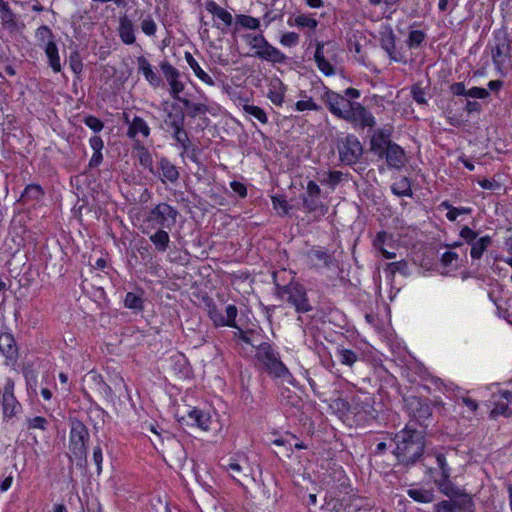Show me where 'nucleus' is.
<instances>
[{"label": "nucleus", "instance_id": "6", "mask_svg": "<svg viewBox=\"0 0 512 512\" xmlns=\"http://www.w3.org/2000/svg\"><path fill=\"white\" fill-rule=\"evenodd\" d=\"M249 44L255 49V56L273 63H285L287 57L276 47L272 46L263 35L249 36Z\"/></svg>", "mask_w": 512, "mask_h": 512}, {"label": "nucleus", "instance_id": "9", "mask_svg": "<svg viewBox=\"0 0 512 512\" xmlns=\"http://www.w3.org/2000/svg\"><path fill=\"white\" fill-rule=\"evenodd\" d=\"M340 161L345 165L356 164L363 155V146L355 135H347L338 144Z\"/></svg>", "mask_w": 512, "mask_h": 512}, {"label": "nucleus", "instance_id": "11", "mask_svg": "<svg viewBox=\"0 0 512 512\" xmlns=\"http://www.w3.org/2000/svg\"><path fill=\"white\" fill-rule=\"evenodd\" d=\"M352 106L344 120L352 124L354 128L363 130L366 127L371 128L376 124L372 113L361 103L354 102Z\"/></svg>", "mask_w": 512, "mask_h": 512}, {"label": "nucleus", "instance_id": "7", "mask_svg": "<svg viewBox=\"0 0 512 512\" xmlns=\"http://www.w3.org/2000/svg\"><path fill=\"white\" fill-rule=\"evenodd\" d=\"M179 212L168 203L157 204L147 215L146 220L154 226L171 229L177 221Z\"/></svg>", "mask_w": 512, "mask_h": 512}, {"label": "nucleus", "instance_id": "63", "mask_svg": "<svg viewBox=\"0 0 512 512\" xmlns=\"http://www.w3.org/2000/svg\"><path fill=\"white\" fill-rule=\"evenodd\" d=\"M170 94L175 99L181 102L182 97H180V93L184 90V84L178 79L170 81Z\"/></svg>", "mask_w": 512, "mask_h": 512}, {"label": "nucleus", "instance_id": "58", "mask_svg": "<svg viewBox=\"0 0 512 512\" xmlns=\"http://www.w3.org/2000/svg\"><path fill=\"white\" fill-rule=\"evenodd\" d=\"M83 122L94 132H100L104 127V123L93 115L86 116Z\"/></svg>", "mask_w": 512, "mask_h": 512}, {"label": "nucleus", "instance_id": "34", "mask_svg": "<svg viewBox=\"0 0 512 512\" xmlns=\"http://www.w3.org/2000/svg\"><path fill=\"white\" fill-rule=\"evenodd\" d=\"M149 239L159 252H165L169 247V234L162 228H159L154 234L150 235Z\"/></svg>", "mask_w": 512, "mask_h": 512}, {"label": "nucleus", "instance_id": "4", "mask_svg": "<svg viewBox=\"0 0 512 512\" xmlns=\"http://www.w3.org/2000/svg\"><path fill=\"white\" fill-rule=\"evenodd\" d=\"M273 278L276 287V295L280 299L292 305L298 313H307L312 310L306 288L302 284L291 280L288 284L280 285L277 282L275 273Z\"/></svg>", "mask_w": 512, "mask_h": 512}, {"label": "nucleus", "instance_id": "2", "mask_svg": "<svg viewBox=\"0 0 512 512\" xmlns=\"http://www.w3.org/2000/svg\"><path fill=\"white\" fill-rule=\"evenodd\" d=\"M256 359L264 366L267 373L281 384H293L294 378L288 368L280 360L278 352L268 342H261L256 348Z\"/></svg>", "mask_w": 512, "mask_h": 512}, {"label": "nucleus", "instance_id": "8", "mask_svg": "<svg viewBox=\"0 0 512 512\" xmlns=\"http://www.w3.org/2000/svg\"><path fill=\"white\" fill-rule=\"evenodd\" d=\"M321 100L324 102L331 114L343 120L349 110H351V107H353L352 105L354 103V101L332 91L328 87H324V93L321 95Z\"/></svg>", "mask_w": 512, "mask_h": 512}, {"label": "nucleus", "instance_id": "42", "mask_svg": "<svg viewBox=\"0 0 512 512\" xmlns=\"http://www.w3.org/2000/svg\"><path fill=\"white\" fill-rule=\"evenodd\" d=\"M236 329H237V331L234 333L235 339H239V340L243 341L244 343L257 348V345L259 343H257V341L255 339L256 333L254 330L249 329V330L244 331L240 327H238Z\"/></svg>", "mask_w": 512, "mask_h": 512}, {"label": "nucleus", "instance_id": "12", "mask_svg": "<svg viewBox=\"0 0 512 512\" xmlns=\"http://www.w3.org/2000/svg\"><path fill=\"white\" fill-rule=\"evenodd\" d=\"M406 406L412 417L421 425L432 415L430 400L427 398L411 396L406 399Z\"/></svg>", "mask_w": 512, "mask_h": 512}, {"label": "nucleus", "instance_id": "3", "mask_svg": "<svg viewBox=\"0 0 512 512\" xmlns=\"http://www.w3.org/2000/svg\"><path fill=\"white\" fill-rule=\"evenodd\" d=\"M492 62L498 72L504 74L512 67V40L505 29L494 31L493 38L488 44Z\"/></svg>", "mask_w": 512, "mask_h": 512}, {"label": "nucleus", "instance_id": "24", "mask_svg": "<svg viewBox=\"0 0 512 512\" xmlns=\"http://www.w3.org/2000/svg\"><path fill=\"white\" fill-rule=\"evenodd\" d=\"M393 241L392 234L386 231H380L376 234L373 240V246L375 249L381 252L386 259H393L396 257V253L385 249V246H391Z\"/></svg>", "mask_w": 512, "mask_h": 512}, {"label": "nucleus", "instance_id": "1", "mask_svg": "<svg viewBox=\"0 0 512 512\" xmlns=\"http://www.w3.org/2000/svg\"><path fill=\"white\" fill-rule=\"evenodd\" d=\"M391 440L396 445L393 454L399 464L409 467L416 464L423 456L425 448L423 432L406 426L397 432Z\"/></svg>", "mask_w": 512, "mask_h": 512}, {"label": "nucleus", "instance_id": "45", "mask_svg": "<svg viewBox=\"0 0 512 512\" xmlns=\"http://www.w3.org/2000/svg\"><path fill=\"white\" fill-rule=\"evenodd\" d=\"M426 34L421 30H412L409 32L408 39L406 41L407 46L410 49L418 48L425 40Z\"/></svg>", "mask_w": 512, "mask_h": 512}, {"label": "nucleus", "instance_id": "51", "mask_svg": "<svg viewBox=\"0 0 512 512\" xmlns=\"http://www.w3.org/2000/svg\"><path fill=\"white\" fill-rule=\"evenodd\" d=\"M160 68L169 83L180 76L179 71L167 61L162 62Z\"/></svg>", "mask_w": 512, "mask_h": 512}, {"label": "nucleus", "instance_id": "53", "mask_svg": "<svg viewBox=\"0 0 512 512\" xmlns=\"http://www.w3.org/2000/svg\"><path fill=\"white\" fill-rule=\"evenodd\" d=\"M237 22L244 28L248 29H258L260 26V21L257 18L248 15H238Z\"/></svg>", "mask_w": 512, "mask_h": 512}, {"label": "nucleus", "instance_id": "36", "mask_svg": "<svg viewBox=\"0 0 512 512\" xmlns=\"http://www.w3.org/2000/svg\"><path fill=\"white\" fill-rule=\"evenodd\" d=\"M391 191L394 195L400 197H411L413 195V191L411 189V182L407 177L404 176L392 184Z\"/></svg>", "mask_w": 512, "mask_h": 512}, {"label": "nucleus", "instance_id": "13", "mask_svg": "<svg viewBox=\"0 0 512 512\" xmlns=\"http://www.w3.org/2000/svg\"><path fill=\"white\" fill-rule=\"evenodd\" d=\"M475 503L473 499H447L434 504V512H473Z\"/></svg>", "mask_w": 512, "mask_h": 512}, {"label": "nucleus", "instance_id": "37", "mask_svg": "<svg viewBox=\"0 0 512 512\" xmlns=\"http://www.w3.org/2000/svg\"><path fill=\"white\" fill-rule=\"evenodd\" d=\"M181 103L188 109V116L196 118L209 112V107L204 103H193L188 99H181Z\"/></svg>", "mask_w": 512, "mask_h": 512}, {"label": "nucleus", "instance_id": "5", "mask_svg": "<svg viewBox=\"0 0 512 512\" xmlns=\"http://www.w3.org/2000/svg\"><path fill=\"white\" fill-rule=\"evenodd\" d=\"M88 440L89 432L85 424L78 419H72L70 421L69 449L80 468L87 465L86 443Z\"/></svg>", "mask_w": 512, "mask_h": 512}, {"label": "nucleus", "instance_id": "31", "mask_svg": "<svg viewBox=\"0 0 512 512\" xmlns=\"http://www.w3.org/2000/svg\"><path fill=\"white\" fill-rule=\"evenodd\" d=\"M171 107L176 112H167L166 118L164 120L165 124L171 129H176L177 127L184 126L185 113L177 104H172Z\"/></svg>", "mask_w": 512, "mask_h": 512}, {"label": "nucleus", "instance_id": "50", "mask_svg": "<svg viewBox=\"0 0 512 512\" xmlns=\"http://www.w3.org/2000/svg\"><path fill=\"white\" fill-rule=\"evenodd\" d=\"M281 402L286 405L298 407L301 403V398L290 390H285L281 393Z\"/></svg>", "mask_w": 512, "mask_h": 512}, {"label": "nucleus", "instance_id": "54", "mask_svg": "<svg viewBox=\"0 0 512 512\" xmlns=\"http://www.w3.org/2000/svg\"><path fill=\"white\" fill-rule=\"evenodd\" d=\"M272 204L275 210H281L282 215H287L291 209L290 205L283 196H272Z\"/></svg>", "mask_w": 512, "mask_h": 512}, {"label": "nucleus", "instance_id": "25", "mask_svg": "<svg viewBox=\"0 0 512 512\" xmlns=\"http://www.w3.org/2000/svg\"><path fill=\"white\" fill-rule=\"evenodd\" d=\"M124 119L127 124H129V128L127 131V135L130 138H135L137 134H142L144 137H148L150 134V128L145 120L139 116H135L132 121L129 120L127 114H124Z\"/></svg>", "mask_w": 512, "mask_h": 512}, {"label": "nucleus", "instance_id": "43", "mask_svg": "<svg viewBox=\"0 0 512 512\" xmlns=\"http://www.w3.org/2000/svg\"><path fill=\"white\" fill-rule=\"evenodd\" d=\"M337 354L340 363L343 365L352 366L358 360V355L350 349L338 348Z\"/></svg>", "mask_w": 512, "mask_h": 512}, {"label": "nucleus", "instance_id": "20", "mask_svg": "<svg viewBox=\"0 0 512 512\" xmlns=\"http://www.w3.org/2000/svg\"><path fill=\"white\" fill-rule=\"evenodd\" d=\"M383 157L389 167L396 169L403 167L406 161L404 150L394 142L383 152Z\"/></svg>", "mask_w": 512, "mask_h": 512}, {"label": "nucleus", "instance_id": "16", "mask_svg": "<svg viewBox=\"0 0 512 512\" xmlns=\"http://www.w3.org/2000/svg\"><path fill=\"white\" fill-rule=\"evenodd\" d=\"M435 484L439 491L447 496L448 499H473L472 496L468 494L464 489H461L453 484L450 480V477H441L440 479L435 480Z\"/></svg>", "mask_w": 512, "mask_h": 512}, {"label": "nucleus", "instance_id": "21", "mask_svg": "<svg viewBox=\"0 0 512 512\" xmlns=\"http://www.w3.org/2000/svg\"><path fill=\"white\" fill-rule=\"evenodd\" d=\"M158 169L160 170V180L162 183L166 181L174 184L178 181L180 173L178 168L167 158L162 157L158 162Z\"/></svg>", "mask_w": 512, "mask_h": 512}, {"label": "nucleus", "instance_id": "17", "mask_svg": "<svg viewBox=\"0 0 512 512\" xmlns=\"http://www.w3.org/2000/svg\"><path fill=\"white\" fill-rule=\"evenodd\" d=\"M3 415L5 419L12 418L20 410L21 405L13 394V384L7 383L1 397Z\"/></svg>", "mask_w": 512, "mask_h": 512}, {"label": "nucleus", "instance_id": "41", "mask_svg": "<svg viewBox=\"0 0 512 512\" xmlns=\"http://www.w3.org/2000/svg\"><path fill=\"white\" fill-rule=\"evenodd\" d=\"M172 131L173 139L183 148V153L181 154V156L183 157L184 153H186L190 149L191 141L188 137V133L184 129V126L172 129Z\"/></svg>", "mask_w": 512, "mask_h": 512}, {"label": "nucleus", "instance_id": "44", "mask_svg": "<svg viewBox=\"0 0 512 512\" xmlns=\"http://www.w3.org/2000/svg\"><path fill=\"white\" fill-rule=\"evenodd\" d=\"M37 40L39 41V46L43 47L47 42L54 41V34L52 30L46 26H40L35 33Z\"/></svg>", "mask_w": 512, "mask_h": 512}, {"label": "nucleus", "instance_id": "15", "mask_svg": "<svg viewBox=\"0 0 512 512\" xmlns=\"http://www.w3.org/2000/svg\"><path fill=\"white\" fill-rule=\"evenodd\" d=\"M379 34L381 48L387 52L391 60L400 62L402 56L396 50V36L391 26H385Z\"/></svg>", "mask_w": 512, "mask_h": 512}, {"label": "nucleus", "instance_id": "33", "mask_svg": "<svg viewBox=\"0 0 512 512\" xmlns=\"http://www.w3.org/2000/svg\"><path fill=\"white\" fill-rule=\"evenodd\" d=\"M185 59L188 65L191 67L195 75L204 83L213 86L215 84L211 76H209L198 64L193 55L190 52H185Z\"/></svg>", "mask_w": 512, "mask_h": 512}, {"label": "nucleus", "instance_id": "35", "mask_svg": "<svg viewBox=\"0 0 512 512\" xmlns=\"http://www.w3.org/2000/svg\"><path fill=\"white\" fill-rule=\"evenodd\" d=\"M43 188L38 184H29L21 194L20 200L24 203L28 201H39L44 196Z\"/></svg>", "mask_w": 512, "mask_h": 512}, {"label": "nucleus", "instance_id": "46", "mask_svg": "<svg viewBox=\"0 0 512 512\" xmlns=\"http://www.w3.org/2000/svg\"><path fill=\"white\" fill-rule=\"evenodd\" d=\"M308 257L311 260L315 259L318 262H321L323 264V266H325V267H329L331 265L332 259H333L330 254H328L326 251L320 250V249L311 250L308 253Z\"/></svg>", "mask_w": 512, "mask_h": 512}, {"label": "nucleus", "instance_id": "49", "mask_svg": "<svg viewBox=\"0 0 512 512\" xmlns=\"http://www.w3.org/2000/svg\"><path fill=\"white\" fill-rule=\"evenodd\" d=\"M386 271H389L392 275L400 273L402 275L408 274V263L405 260L391 262L386 265Z\"/></svg>", "mask_w": 512, "mask_h": 512}, {"label": "nucleus", "instance_id": "32", "mask_svg": "<svg viewBox=\"0 0 512 512\" xmlns=\"http://www.w3.org/2000/svg\"><path fill=\"white\" fill-rule=\"evenodd\" d=\"M206 10L217 16L226 26H231L233 22V17L230 12L219 6L215 1H208L205 5Z\"/></svg>", "mask_w": 512, "mask_h": 512}, {"label": "nucleus", "instance_id": "27", "mask_svg": "<svg viewBox=\"0 0 512 512\" xmlns=\"http://www.w3.org/2000/svg\"><path fill=\"white\" fill-rule=\"evenodd\" d=\"M138 70L142 72L145 79L154 87H158L162 80L157 73H155L148 62V60L144 56H139L137 58Z\"/></svg>", "mask_w": 512, "mask_h": 512}, {"label": "nucleus", "instance_id": "62", "mask_svg": "<svg viewBox=\"0 0 512 512\" xmlns=\"http://www.w3.org/2000/svg\"><path fill=\"white\" fill-rule=\"evenodd\" d=\"M141 30L147 36H154L157 30V25L151 17H148L141 22Z\"/></svg>", "mask_w": 512, "mask_h": 512}, {"label": "nucleus", "instance_id": "64", "mask_svg": "<svg viewBox=\"0 0 512 512\" xmlns=\"http://www.w3.org/2000/svg\"><path fill=\"white\" fill-rule=\"evenodd\" d=\"M299 42V35L295 32H287L282 35L280 39V43L287 47H292L297 45Z\"/></svg>", "mask_w": 512, "mask_h": 512}, {"label": "nucleus", "instance_id": "47", "mask_svg": "<svg viewBox=\"0 0 512 512\" xmlns=\"http://www.w3.org/2000/svg\"><path fill=\"white\" fill-rule=\"evenodd\" d=\"M243 110L247 114L255 117L257 120H259L263 124H266L268 122V117L266 115V112L258 106L245 104L243 106Z\"/></svg>", "mask_w": 512, "mask_h": 512}, {"label": "nucleus", "instance_id": "57", "mask_svg": "<svg viewBox=\"0 0 512 512\" xmlns=\"http://www.w3.org/2000/svg\"><path fill=\"white\" fill-rule=\"evenodd\" d=\"M295 108L297 111H305V110H313L319 111L321 110V106L314 102L312 98L307 100H299L295 104Z\"/></svg>", "mask_w": 512, "mask_h": 512}, {"label": "nucleus", "instance_id": "40", "mask_svg": "<svg viewBox=\"0 0 512 512\" xmlns=\"http://www.w3.org/2000/svg\"><path fill=\"white\" fill-rule=\"evenodd\" d=\"M142 294V291L140 292V294L128 292L124 299V306L128 309H132L137 312L142 311L144 303Z\"/></svg>", "mask_w": 512, "mask_h": 512}, {"label": "nucleus", "instance_id": "39", "mask_svg": "<svg viewBox=\"0 0 512 512\" xmlns=\"http://www.w3.org/2000/svg\"><path fill=\"white\" fill-rule=\"evenodd\" d=\"M407 495L416 502L430 503L434 500V493L423 488L409 489Z\"/></svg>", "mask_w": 512, "mask_h": 512}, {"label": "nucleus", "instance_id": "23", "mask_svg": "<svg viewBox=\"0 0 512 512\" xmlns=\"http://www.w3.org/2000/svg\"><path fill=\"white\" fill-rule=\"evenodd\" d=\"M501 400H498L494 404V408L490 412V417L496 418L498 416L510 417L512 410L509 408V404L512 398V392L509 390H503L500 392Z\"/></svg>", "mask_w": 512, "mask_h": 512}, {"label": "nucleus", "instance_id": "19", "mask_svg": "<svg viewBox=\"0 0 512 512\" xmlns=\"http://www.w3.org/2000/svg\"><path fill=\"white\" fill-rule=\"evenodd\" d=\"M352 403L354 405V410L356 413L363 412L369 417H375V409L373 408V397L367 392H359L352 398Z\"/></svg>", "mask_w": 512, "mask_h": 512}, {"label": "nucleus", "instance_id": "10", "mask_svg": "<svg viewBox=\"0 0 512 512\" xmlns=\"http://www.w3.org/2000/svg\"><path fill=\"white\" fill-rule=\"evenodd\" d=\"M207 307L208 316L215 327L228 326L232 328H238V325L236 323L238 309L235 305L230 304L226 307V316L223 315L221 310L218 309V307L212 300H210V302L207 304Z\"/></svg>", "mask_w": 512, "mask_h": 512}, {"label": "nucleus", "instance_id": "48", "mask_svg": "<svg viewBox=\"0 0 512 512\" xmlns=\"http://www.w3.org/2000/svg\"><path fill=\"white\" fill-rule=\"evenodd\" d=\"M138 160L142 167L149 169L150 172H153V159L145 147H141L138 150Z\"/></svg>", "mask_w": 512, "mask_h": 512}, {"label": "nucleus", "instance_id": "59", "mask_svg": "<svg viewBox=\"0 0 512 512\" xmlns=\"http://www.w3.org/2000/svg\"><path fill=\"white\" fill-rule=\"evenodd\" d=\"M343 178V173L341 171H330L327 173V178L322 182L329 185L331 188H335Z\"/></svg>", "mask_w": 512, "mask_h": 512}, {"label": "nucleus", "instance_id": "18", "mask_svg": "<svg viewBox=\"0 0 512 512\" xmlns=\"http://www.w3.org/2000/svg\"><path fill=\"white\" fill-rule=\"evenodd\" d=\"M390 132L379 129L371 137L370 148L378 157L383 158V152L393 143L390 139Z\"/></svg>", "mask_w": 512, "mask_h": 512}, {"label": "nucleus", "instance_id": "55", "mask_svg": "<svg viewBox=\"0 0 512 512\" xmlns=\"http://www.w3.org/2000/svg\"><path fill=\"white\" fill-rule=\"evenodd\" d=\"M295 25L298 27L315 29L318 25V21L314 18L306 16L304 14L298 15L294 20Z\"/></svg>", "mask_w": 512, "mask_h": 512}, {"label": "nucleus", "instance_id": "26", "mask_svg": "<svg viewBox=\"0 0 512 512\" xmlns=\"http://www.w3.org/2000/svg\"><path fill=\"white\" fill-rule=\"evenodd\" d=\"M118 32L123 43L127 45L135 43L134 25L126 15L120 17Z\"/></svg>", "mask_w": 512, "mask_h": 512}, {"label": "nucleus", "instance_id": "28", "mask_svg": "<svg viewBox=\"0 0 512 512\" xmlns=\"http://www.w3.org/2000/svg\"><path fill=\"white\" fill-rule=\"evenodd\" d=\"M42 48L45 51L46 57L48 59V63L50 65V67L52 68V70L55 73L60 72L62 69V66H61V62H60L58 48H57L55 41L47 42Z\"/></svg>", "mask_w": 512, "mask_h": 512}, {"label": "nucleus", "instance_id": "29", "mask_svg": "<svg viewBox=\"0 0 512 512\" xmlns=\"http://www.w3.org/2000/svg\"><path fill=\"white\" fill-rule=\"evenodd\" d=\"M303 208L308 213H316L318 216H324L328 212V207L325 206L319 197L303 196Z\"/></svg>", "mask_w": 512, "mask_h": 512}, {"label": "nucleus", "instance_id": "60", "mask_svg": "<svg viewBox=\"0 0 512 512\" xmlns=\"http://www.w3.org/2000/svg\"><path fill=\"white\" fill-rule=\"evenodd\" d=\"M70 68L75 74H80L83 70V63L78 52H72L69 57Z\"/></svg>", "mask_w": 512, "mask_h": 512}, {"label": "nucleus", "instance_id": "61", "mask_svg": "<svg viewBox=\"0 0 512 512\" xmlns=\"http://www.w3.org/2000/svg\"><path fill=\"white\" fill-rule=\"evenodd\" d=\"M459 235L468 245H471L478 239V233L468 226L462 227Z\"/></svg>", "mask_w": 512, "mask_h": 512}, {"label": "nucleus", "instance_id": "56", "mask_svg": "<svg viewBox=\"0 0 512 512\" xmlns=\"http://www.w3.org/2000/svg\"><path fill=\"white\" fill-rule=\"evenodd\" d=\"M230 476L239 482V476L242 472V466L235 460L230 459L227 464L223 465Z\"/></svg>", "mask_w": 512, "mask_h": 512}, {"label": "nucleus", "instance_id": "38", "mask_svg": "<svg viewBox=\"0 0 512 512\" xmlns=\"http://www.w3.org/2000/svg\"><path fill=\"white\" fill-rule=\"evenodd\" d=\"M440 207L448 210L446 213V218L449 221H455L459 215H468L472 213V208L470 207H454L448 201H444L440 204Z\"/></svg>", "mask_w": 512, "mask_h": 512}, {"label": "nucleus", "instance_id": "22", "mask_svg": "<svg viewBox=\"0 0 512 512\" xmlns=\"http://www.w3.org/2000/svg\"><path fill=\"white\" fill-rule=\"evenodd\" d=\"M0 352L9 361H16L18 348L14 336L11 333H0Z\"/></svg>", "mask_w": 512, "mask_h": 512}, {"label": "nucleus", "instance_id": "52", "mask_svg": "<svg viewBox=\"0 0 512 512\" xmlns=\"http://www.w3.org/2000/svg\"><path fill=\"white\" fill-rule=\"evenodd\" d=\"M1 23H2L3 27L5 29L9 30L10 32H14V31L18 30V24L16 22V15L13 11L10 13L1 15Z\"/></svg>", "mask_w": 512, "mask_h": 512}, {"label": "nucleus", "instance_id": "14", "mask_svg": "<svg viewBox=\"0 0 512 512\" xmlns=\"http://www.w3.org/2000/svg\"><path fill=\"white\" fill-rule=\"evenodd\" d=\"M179 421L185 422L188 425L196 426L204 431H208L210 429L212 419L210 413L198 408H193L190 409L186 415L181 416Z\"/></svg>", "mask_w": 512, "mask_h": 512}, {"label": "nucleus", "instance_id": "30", "mask_svg": "<svg viewBox=\"0 0 512 512\" xmlns=\"http://www.w3.org/2000/svg\"><path fill=\"white\" fill-rule=\"evenodd\" d=\"M492 244V237L489 235L482 236L473 242L470 246V256L473 260H479L484 252Z\"/></svg>", "mask_w": 512, "mask_h": 512}]
</instances>
